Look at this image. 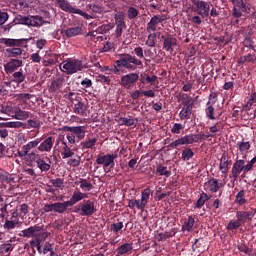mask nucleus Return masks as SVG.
Segmentation results:
<instances>
[{
	"label": "nucleus",
	"mask_w": 256,
	"mask_h": 256,
	"mask_svg": "<svg viewBox=\"0 0 256 256\" xmlns=\"http://www.w3.org/2000/svg\"><path fill=\"white\" fill-rule=\"evenodd\" d=\"M155 39H157V34L152 33L148 35V39L146 40V45L148 47H155Z\"/></svg>",
	"instance_id": "5fc2aeb1"
},
{
	"label": "nucleus",
	"mask_w": 256,
	"mask_h": 256,
	"mask_svg": "<svg viewBox=\"0 0 256 256\" xmlns=\"http://www.w3.org/2000/svg\"><path fill=\"white\" fill-rule=\"evenodd\" d=\"M56 3L59 9H61L65 13H70L71 15H80V17H84V19H91V16H89L87 12H84L79 8H75L67 0H56Z\"/></svg>",
	"instance_id": "0eeeda50"
},
{
	"label": "nucleus",
	"mask_w": 256,
	"mask_h": 256,
	"mask_svg": "<svg viewBox=\"0 0 256 256\" xmlns=\"http://www.w3.org/2000/svg\"><path fill=\"white\" fill-rule=\"evenodd\" d=\"M244 47H247L248 49H255V42L253 41V38H251V36L245 37Z\"/></svg>",
	"instance_id": "864d4df0"
},
{
	"label": "nucleus",
	"mask_w": 256,
	"mask_h": 256,
	"mask_svg": "<svg viewBox=\"0 0 256 256\" xmlns=\"http://www.w3.org/2000/svg\"><path fill=\"white\" fill-rule=\"evenodd\" d=\"M205 113H206L208 119H215V116H214L215 108L212 105L208 106L205 109Z\"/></svg>",
	"instance_id": "e2e57ef3"
},
{
	"label": "nucleus",
	"mask_w": 256,
	"mask_h": 256,
	"mask_svg": "<svg viewBox=\"0 0 256 256\" xmlns=\"http://www.w3.org/2000/svg\"><path fill=\"white\" fill-rule=\"evenodd\" d=\"M236 203H238V205H245V203H247V200L245 199V190H241L237 193Z\"/></svg>",
	"instance_id": "de8ad7c7"
},
{
	"label": "nucleus",
	"mask_w": 256,
	"mask_h": 256,
	"mask_svg": "<svg viewBox=\"0 0 256 256\" xmlns=\"http://www.w3.org/2000/svg\"><path fill=\"white\" fill-rule=\"evenodd\" d=\"M13 23H15V25H26L27 27H43V25L49 23V21L43 20V17L39 15L23 16L21 14H17Z\"/></svg>",
	"instance_id": "f03ea898"
},
{
	"label": "nucleus",
	"mask_w": 256,
	"mask_h": 256,
	"mask_svg": "<svg viewBox=\"0 0 256 256\" xmlns=\"http://www.w3.org/2000/svg\"><path fill=\"white\" fill-rule=\"evenodd\" d=\"M89 9H91L93 13H103V6L99 4H90Z\"/></svg>",
	"instance_id": "0e129e2a"
},
{
	"label": "nucleus",
	"mask_w": 256,
	"mask_h": 256,
	"mask_svg": "<svg viewBox=\"0 0 256 256\" xmlns=\"http://www.w3.org/2000/svg\"><path fill=\"white\" fill-rule=\"evenodd\" d=\"M206 189L210 191V193H217L219 189H223L225 184H223L222 180H217L216 178L210 179L208 182L205 183Z\"/></svg>",
	"instance_id": "dca6fc26"
},
{
	"label": "nucleus",
	"mask_w": 256,
	"mask_h": 256,
	"mask_svg": "<svg viewBox=\"0 0 256 256\" xmlns=\"http://www.w3.org/2000/svg\"><path fill=\"white\" fill-rule=\"evenodd\" d=\"M161 39L164 40L163 49L167 52L173 53L175 47H177V38L171 34H166L165 36L162 35Z\"/></svg>",
	"instance_id": "ddd939ff"
},
{
	"label": "nucleus",
	"mask_w": 256,
	"mask_h": 256,
	"mask_svg": "<svg viewBox=\"0 0 256 256\" xmlns=\"http://www.w3.org/2000/svg\"><path fill=\"white\" fill-rule=\"evenodd\" d=\"M6 47H25L26 43H29V39H13V38H4L3 41Z\"/></svg>",
	"instance_id": "6ab92c4d"
},
{
	"label": "nucleus",
	"mask_w": 256,
	"mask_h": 256,
	"mask_svg": "<svg viewBox=\"0 0 256 256\" xmlns=\"http://www.w3.org/2000/svg\"><path fill=\"white\" fill-rule=\"evenodd\" d=\"M242 225L241 222L238 220H231L228 225H227V229L228 231H233L235 229H239V226Z\"/></svg>",
	"instance_id": "8fccbe9b"
},
{
	"label": "nucleus",
	"mask_w": 256,
	"mask_h": 256,
	"mask_svg": "<svg viewBox=\"0 0 256 256\" xmlns=\"http://www.w3.org/2000/svg\"><path fill=\"white\" fill-rule=\"evenodd\" d=\"M207 201H209V195H207L205 192H202L200 194V198L196 202V208L201 209V207H203Z\"/></svg>",
	"instance_id": "79ce46f5"
},
{
	"label": "nucleus",
	"mask_w": 256,
	"mask_h": 256,
	"mask_svg": "<svg viewBox=\"0 0 256 256\" xmlns=\"http://www.w3.org/2000/svg\"><path fill=\"white\" fill-rule=\"evenodd\" d=\"M237 145L239 147L240 153L244 155L243 159H245V155H247L249 149H251V144H249V142H238Z\"/></svg>",
	"instance_id": "58836bf2"
},
{
	"label": "nucleus",
	"mask_w": 256,
	"mask_h": 256,
	"mask_svg": "<svg viewBox=\"0 0 256 256\" xmlns=\"http://www.w3.org/2000/svg\"><path fill=\"white\" fill-rule=\"evenodd\" d=\"M141 65H143V61L139 60L137 57L127 53L119 54V60L115 62L114 73L119 75L123 67L128 69V71H135L137 67H141Z\"/></svg>",
	"instance_id": "f257e3e1"
},
{
	"label": "nucleus",
	"mask_w": 256,
	"mask_h": 256,
	"mask_svg": "<svg viewBox=\"0 0 256 256\" xmlns=\"http://www.w3.org/2000/svg\"><path fill=\"white\" fill-rule=\"evenodd\" d=\"M60 153L62 155V159H69L75 155V152L71 150V148L67 145V142L62 141L60 146Z\"/></svg>",
	"instance_id": "393cba45"
},
{
	"label": "nucleus",
	"mask_w": 256,
	"mask_h": 256,
	"mask_svg": "<svg viewBox=\"0 0 256 256\" xmlns=\"http://www.w3.org/2000/svg\"><path fill=\"white\" fill-rule=\"evenodd\" d=\"M151 188L147 187L146 189L141 191V199H132L128 201L129 209L139 211H145V207H147V203H149V197H151Z\"/></svg>",
	"instance_id": "39448f33"
},
{
	"label": "nucleus",
	"mask_w": 256,
	"mask_h": 256,
	"mask_svg": "<svg viewBox=\"0 0 256 256\" xmlns=\"http://www.w3.org/2000/svg\"><path fill=\"white\" fill-rule=\"evenodd\" d=\"M37 145H39L38 140L29 142L28 144H26L22 147V151H19L18 155H20V157H26V155L29 154V151H31V149H35V147H37Z\"/></svg>",
	"instance_id": "cd10ccee"
},
{
	"label": "nucleus",
	"mask_w": 256,
	"mask_h": 256,
	"mask_svg": "<svg viewBox=\"0 0 256 256\" xmlns=\"http://www.w3.org/2000/svg\"><path fill=\"white\" fill-rule=\"evenodd\" d=\"M51 149H53V137H48L38 147V150L42 153H51Z\"/></svg>",
	"instance_id": "bb28decb"
},
{
	"label": "nucleus",
	"mask_w": 256,
	"mask_h": 256,
	"mask_svg": "<svg viewBox=\"0 0 256 256\" xmlns=\"http://www.w3.org/2000/svg\"><path fill=\"white\" fill-rule=\"evenodd\" d=\"M253 212L251 211H237L236 212V217L237 219L241 222V224L243 225V223H245V221H248L249 219H253Z\"/></svg>",
	"instance_id": "c756f323"
},
{
	"label": "nucleus",
	"mask_w": 256,
	"mask_h": 256,
	"mask_svg": "<svg viewBox=\"0 0 256 256\" xmlns=\"http://www.w3.org/2000/svg\"><path fill=\"white\" fill-rule=\"evenodd\" d=\"M193 227H195V218H193V216H189L182 225V231L191 233V231H193Z\"/></svg>",
	"instance_id": "2f4dec72"
},
{
	"label": "nucleus",
	"mask_w": 256,
	"mask_h": 256,
	"mask_svg": "<svg viewBox=\"0 0 256 256\" xmlns=\"http://www.w3.org/2000/svg\"><path fill=\"white\" fill-rule=\"evenodd\" d=\"M75 101L74 113H77V115H81L82 117L87 116V106L83 103V98H81V96H75Z\"/></svg>",
	"instance_id": "a211bd4d"
},
{
	"label": "nucleus",
	"mask_w": 256,
	"mask_h": 256,
	"mask_svg": "<svg viewBox=\"0 0 256 256\" xmlns=\"http://www.w3.org/2000/svg\"><path fill=\"white\" fill-rule=\"evenodd\" d=\"M41 231V227L38 225L31 226L27 229H24L21 231L20 237H26V238H31V237H37Z\"/></svg>",
	"instance_id": "412c9836"
},
{
	"label": "nucleus",
	"mask_w": 256,
	"mask_h": 256,
	"mask_svg": "<svg viewBox=\"0 0 256 256\" xmlns=\"http://www.w3.org/2000/svg\"><path fill=\"white\" fill-rule=\"evenodd\" d=\"M97 143V138H88L86 141L81 142V149L85 151L87 149H93V146Z\"/></svg>",
	"instance_id": "f704fd0d"
},
{
	"label": "nucleus",
	"mask_w": 256,
	"mask_h": 256,
	"mask_svg": "<svg viewBox=\"0 0 256 256\" xmlns=\"http://www.w3.org/2000/svg\"><path fill=\"white\" fill-rule=\"evenodd\" d=\"M65 84V76L60 75L54 80L51 81L50 85L48 86L49 93H59V90L62 89L63 85Z\"/></svg>",
	"instance_id": "4468645a"
},
{
	"label": "nucleus",
	"mask_w": 256,
	"mask_h": 256,
	"mask_svg": "<svg viewBox=\"0 0 256 256\" xmlns=\"http://www.w3.org/2000/svg\"><path fill=\"white\" fill-rule=\"evenodd\" d=\"M175 235H177V229L173 228L168 232H161L157 234L155 239L156 241H167V239L175 237Z\"/></svg>",
	"instance_id": "c85d7f7f"
},
{
	"label": "nucleus",
	"mask_w": 256,
	"mask_h": 256,
	"mask_svg": "<svg viewBox=\"0 0 256 256\" xmlns=\"http://www.w3.org/2000/svg\"><path fill=\"white\" fill-rule=\"evenodd\" d=\"M139 81V73H129L121 77L120 85L124 89H131Z\"/></svg>",
	"instance_id": "9d476101"
},
{
	"label": "nucleus",
	"mask_w": 256,
	"mask_h": 256,
	"mask_svg": "<svg viewBox=\"0 0 256 256\" xmlns=\"http://www.w3.org/2000/svg\"><path fill=\"white\" fill-rule=\"evenodd\" d=\"M193 113V108H185L183 107L179 113L180 119H191V115Z\"/></svg>",
	"instance_id": "37998d69"
},
{
	"label": "nucleus",
	"mask_w": 256,
	"mask_h": 256,
	"mask_svg": "<svg viewBox=\"0 0 256 256\" xmlns=\"http://www.w3.org/2000/svg\"><path fill=\"white\" fill-rule=\"evenodd\" d=\"M110 229L113 233H119V231L123 229V222H117V223L111 224Z\"/></svg>",
	"instance_id": "052dcab7"
},
{
	"label": "nucleus",
	"mask_w": 256,
	"mask_h": 256,
	"mask_svg": "<svg viewBox=\"0 0 256 256\" xmlns=\"http://www.w3.org/2000/svg\"><path fill=\"white\" fill-rule=\"evenodd\" d=\"M205 137L206 139H209V137H213V134H191L186 135L182 138H179L173 142L170 143V147L172 149H178L179 145H192V143H197L198 141H201Z\"/></svg>",
	"instance_id": "20e7f679"
},
{
	"label": "nucleus",
	"mask_w": 256,
	"mask_h": 256,
	"mask_svg": "<svg viewBox=\"0 0 256 256\" xmlns=\"http://www.w3.org/2000/svg\"><path fill=\"white\" fill-rule=\"evenodd\" d=\"M117 154H107V155H98L96 159L97 165H103V167H115V159H117Z\"/></svg>",
	"instance_id": "f8f14e48"
},
{
	"label": "nucleus",
	"mask_w": 256,
	"mask_h": 256,
	"mask_svg": "<svg viewBox=\"0 0 256 256\" xmlns=\"http://www.w3.org/2000/svg\"><path fill=\"white\" fill-rule=\"evenodd\" d=\"M33 97V95L29 94V93H20L17 94V99L19 101H22V103H27V101H29V99H31Z\"/></svg>",
	"instance_id": "6e6d98bb"
},
{
	"label": "nucleus",
	"mask_w": 256,
	"mask_h": 256,
	"mask_svg": "<svg viewBox=\"0 0 256 256\" xmlns=\"http://www.w3.org/2000/svg\"><path fill=\"white\" fill-rule=\"evenodd\" d=\"M87 194L83 193L81 191H74L72 194V197L70 200H68V205L70 207H73V205H76V203H79V201H83V199H87Z\"/></svg>",
	"instance_id": "5701e85b"
},
{
	"label": "nucleus",
	"mask_w": 256,
	"mask_h": 256,
	"mask_svg": "<svg viewBox=\"0 0 256 256\" xmlns=\"http://www.w3.org/2000/svg\"><path fill=\"white\" fill-rule=\"evenodd\" d=\"M79 184L82 191H91V189H93V184H91L87 179H81Z\"/></svg>",
	"instance_id": "a18cd8bd"
},
{
	"label": "nucleus",
	"mask_w": 256,
	"mask_h": 256,
	"mask_svg": "<svg viewBox=\"0 0 256 256\" xmlns=\"http://www.w3.org/2000/svg\"><path fill=\"white\" fill-rule=\"evenodd\" d=\"M51 183L56 189H61V187H63V179L61 178L53 179L51 180Z\"/></svg>",
	"instance_id": "338daca9"
},
{
	"label": "nucleus",
	"mask_w": 256,
	"mask_h": 256,
	"mask_svg": "<svg viewBox=\"0 0 256 256\" xmlns=\"http://www.w3.org/2000/svg\"><path fill=\"white\" fill-rule=\"evenodd\" d=\"M19 127H23V123L21 122L0 123V129H5V128L19 129Z\"/></svg>",
	"instance_id": "ea45409f"
},
{
	"label": "nucleus",
	"mask_w": 256,
	"mask_h": 256,
	"mask_svg": "<svg viewBox=\"0 0 256 256\" xmlns=\"http://www.w3.org/2000/svg\"><path fill=\"white\" fill-rule=\"evenodd\" d=\"M79 211L82 217H91V215L97 212L95 202L91 200H84L80 205Z\"/></svg>",
	"instance_id": "9b49d317"
},
{
	"label": "nucleus",
	"mask_w": 256,
	"mask_h": 256,
	"mask_svg": "<svg viewBox=\"0 0 256 256\" xmlns=\"http://www.w3.org/2000/svg\"><path fill=\"white\" fill-rule=\"evenodd\" d=\"M156 173L167 178L171 177V170H167V166L158 165L156 168Z\"/></svg>",
	"instance_id": "a19ab883"
},
{
	"label": "nucleus",
	"mask_w": 256,
	"mask_h": 256,
	"mask_svg": "<svg viewBox=\"0 0 256 256\" xmlns=\"http://www.w3.org/2000/svg\"><path fill=\"white\" fill-rule=\"evenodd\" d=\"M82 31H83V27L81 26L68 28L65 31V36L67 37V39H71V37H77V35H81Z\"/></svg>",
	"instance_id": "7c9ffc66"
},
{
	"label": "nucleus",
	"mask_w": 256,
	"mask_h": 256,
	"mask_svg": "<svg viewBox=\"0 0 256 256\" xmlns=\"http://www.w3.org/2000/svg\"><path fill=\"white\" fill-rule=\"evenodd\" d=\"M67 165H70L71 167H79V165H81V157L75 156L74 158H70Z\"/></svg>",
	"instance_id": "3c124183"
},
{
	"label": "nucleus",
	"mask_w": 256,
	"mask_h": 256,
	"mask_svg": "<svg viewBox=\"0 0 256 256\" xmlns=\"http://www.w3.org/2000/svg\"><path fill=\"white\" fill-rule=\"evenodd\" d=\"M12 77L14 79V83H17L18 85H21V83L25 81V76L23 75L22 71L14 72Z\"/></svg>",
	"instance_id": "49530a36"
},
{
	"label": "nucleus",
	"mask_w": 256,
	"mask_h": 256,
	"mask_svg": "<svg viewBox=\"0 0 256 256\" xmlns=\"http://www.w3.org/2000/svg\"><path fill=\"white\" fill-rule=\"evenodd\" d=\"M196 7L198 9V15L209 17V11L211 10L209 2L201 1Z\"/></svg>",
	"instance_id": "b1692460"
},
{
	"label": "nucleus",
	"mask_w": 256,
	"mask_h": 256,
	"mask_svg": "<svg viewBox=\"0 0 256 256\" xmlns=\"http://www.w3.org/2000/svg\"><path fill=\"white\" fill-rule=\"evenodd\" d=\"M119 125H126V127H131L135 125V120L131 118H120Z\"/></svg>",
	"instance_id": "4d7b16f0"
},
{
	"label": "nucleus",
	"mask_w": 256,
	"mask_h": 256,
	"mask_svg": "<svg viewBox=\"0 0 256 256\" xmlns=\"http://www.w3.org/2000/svg\"><path fill=\"white\" fill-rule=\"evenodd\" d=\"M19 67H23V60L10 59L8 63L4 64V71L7 75H11V73H15Z\"/></svg>",
	"instance_id": "2eb2a0df"
},
{
	"label": "nucleus",
	"mask_w": 256,
	"mask_h": 256,
	"mask_svg": "<svg viewBox=\"0 0 256 256\" xmlns=\"http://www.w3.org/2000/svg\"><path fill=\"white\" fill-rule=\"evenodd\" d=\"M16 108L17 107H13V106H9V105H0L1 113H4L5 115H8L9 117H14Z\"/></svg>",
	"instance_id": "c9c22d12"
},
{
	"label": "nucleus",
	"mask_w": 256,
	"mask_h": 256,
	"mask_svg": "<svg viewBox=\"0 0 256 256\" xmlns=\"http://www.w3.org/2000/svg\"><path fill=\"white\" fill-rule=\"evenodd\" d=\"M69 207H71L69 205V202L65 201V202H55L52 204H45L42 209L44 213H51L52 211H54V213L63 214L65 213V211H67V209H69Z\"/></svg>",
	"instance_id": "1a4fd4ad"
},
{
	"label": "nucleus",
	"mask_w": 256,
	"mask_h": 256,
	"mask_svg": "<svg viewBox=\"0 0 256 256\" xmlns=\"http://www.w3.org/2000/svg\"><path fill=\"white\" fill-rule=\"evenodd\" d=\"M233 6L232 17L234 19H241L243 13H251V6L243 0H229Z\"/></svg>",
	"instance_id": "423d86ee"
},
{
	"label": "nucleus",
	"mask_w": 256,
	"mask_h": 256,
	"mask_svg": "<svg viewBox=\"0 0 256 256\" xmlns=\"http://www.w3.org/2000/svg\"><path fill=\"white\" fill-rule=\"evenodd\" d=\"M6 53H8V57H19L23 55V49L19 47H14V48H7Z\"/></svg>",
	"instance_id": "4c0bfd02"
},
{
	"label": "nucleus",
	"mask_w": 256,
	"mask_h": 256,
	"mask_svg": "<svg viewBox=\"0 0 256 256\" xmlns=\"http://www.w3.org/2000/svg\"><path fill=\"white\" fill-rule=\"evenodd\" d=\"M245 163L246 161L243 159H239L234 162L231 170L232 179H234V181H237V179H239L241 173H243L242 177H245V175L249 173V170L246 169L247 164Z\"/></svg>",
	"instance_id": "6e6552de"
},
{
	"label": "nucleus",
	"mask_w": 256,
	"mask_h": 256,
	"mask_svg": "<svg viewBox=\"0 0 256 256\" xmlns=\"http://www.w3.org/2000/svg\"><path fill=\"white\" fill-rule=\"evenodd\" d=\"M183 107L193 109V105H195V98L189 96L186 101L183 102Z\"/></svg>",
	"instance_id": "bf43d9fd"
},
{
	"label": "nucleus",
	"mask_w": 256,
	"mask_h": 256,
	"mask_svg": "<svg viewBox=\"0 0 256 256\" xmlns=\"http://www.w3.org/2000/svg\"><path fill=\"white\" fill-rule=\"evenodd\" d=\"M18 225H21V221L19 220H5L3 227L6 231H11L12 229H15Z\"/></svg>",
	"instance_id": "e433bc0d"
},
{
	"label": "nucleus",
	"mask_w": 256,
	"mask_h": 256,
	"mask_svg": "<svg viewBox=\"0 0 256 256\" xmlns=\"http://www.w3.org/2000/svg\"><path fill=\"white\" fill-rule=\"evenodd\" d=\"M128 19H136V17L139 15V10H137L135 7H130L127 11Z\"/></svg>",
	"instance_id": "603ef678"
},
{
	"label": "nucleus",
	"mask_w": 256,
	"mask_h": 256,
	"mask_svg": "<svg viewBox=\"0 0 256 256\" xmlns=\"http://www.w3.org/2000/svg\"><path fill=\"white\" fill-rule=\"evenodd\" d=\"M167 18L165 15H154L150 19V23L147 24L146 31L148 33H151V31L155 32L157 31L156 25H159V23H163Z\"/></svg>",
	"instance_id": "f3484780"
},
{
	"label": "nucleus",
	"mask_w": 256,
	"mask_h": 256,
	"mask_svg": "<svg viewBox=\"0 0 256 256\" xmlns=\"http://www.w3.org/2000/svg\"><path fill=\"white\" fill-rule=\"evenodd\" d=\"M46 60H44V66L49 67V65H56L59 63V55L50 51L45 55Z\"/></svg>",
	"instance_id": "a878e982"
},
{
	"label": "nucleus",
	"mask_w": 256,
	"mask_h": 256,
	"mask_svg": "<svg viewBox=\"0 0 256 256\" xmlns=\"http://www.w3.org/2000/svg\"><path fill=\"white\" fill-rule=\"evenodd\" d=\"M75 137L78 139H83L85 137V130L83 129H70Z\"/></svg>",
	"instance_id": "680f3d73"
},
{
	"label": "nucleus",
	"mask_w": 256,
	"mask_h": 256,
	"mask_svg": "<svg viewBox=\"0 0 256 256\" xmlns=\"http://www.w3.org/2000/svg\"><path fill=\"white\" fill-rule=\"evenodd\" d=\"M36 164L38 169L44 173H47L51 169V159L47 156L38 158Z\"/></svg>",
	"instance_id": "aec40b11"
},
{
	"label": "nucleus",
	"mask_w": 256,
	"mask_h": 256,
	"mask_svg": "<svg viewBox=\"0 0 256 256\" xmlns=\"http://www.w3.org/2000/svg\"><path fill=\"white\" fill-rule=\"evenodd\" d=\"M219 170L223 175L229 173V154H227V152H224L221 156Z\"/></svg>",
	"instance_id": "4be33fe9"
},
{
	"label": "nucleus",
	"mask_w": 256,
	"mask_h": 256,
	"mask_svg": "<svg viewBox=\"0 0 256 256\" xmlns=\"http://www.w3.org/2000/svg\"><path fill=\"white\" fill-rule=\"evenodd\" d=\"M193 155H195V153H193V150H191V148H186L182 151L183 161H189V159H192Z\"/></svg>",
	"instance_id": "09e8293b"
},
{
	"label": "nucleus",
	"mask_w": 256,
	"mask_h": 256,
	"mask_svg": "<svg viewBox=\"0 0 256 256\" xmlns=\"http://www.w3.org/2000/svg\"><path fill=\"white\" fill-rule=\"evenodd\" d=\"M11 251V244H2L0 246L1 255H7Z\"/></svg>",
	"instance_id": "69168bd1"
},
{
	"label": "nucleus",
	"mask_w": 256,
	"mask_h": 256,
	"mask_svg": "<svg viewBox=\"0 0 256 256\" xmlns=\"http://www.w3.org/2000/svg\"><path fill=\"white\" fill-rule=\"evenodd\" d=\"M127 27V24H116L115 35L117 39L123 35V29Z\"/></svg>",
	"instance_id": "13d9d810"
},
{
	"label": "nucleus",
	"mask_w": 256,
	"mask_h": 256,
	"mask_svg": "<svg viewBox=\"0 0 256 256\" xmlns=\"http://www.w3.org/2000/svg\"><path fill=\"white\" fill-rule=\"evenodd\" d=\"M28 125L30 127H33L34 129H39V127H41V121H39L38 119H30L28 120Z\"/></svg>",
	"instance_id": "774afa93"
},
{
	"label": "nucleus",
	"mask_w": 256,
	"mask_h": 256,
	"mask_svg": "<svg viewBox=\"0 0 256 256\" xmlns=\"http://www.w3.org/2000/svg\"><path fill=\"white\" fill-rule=\"evenodd\" d=\"M13 117L15 119L23 121V120L27 119L28 117H31V113H29L27 111H23L19 107H16V109L14 111V116Z\"/></svg>",
	"instance_id": "473e14b6"
},
{
	"label": "nucleus",
	"mask_w": 256,
	"mask_h": 256,
	"mask_svg": "<svg viewBox=\"0 0 256 256\" xmlns=\"http://www.w3.org/2000/svg\"><path fill=\"white\" fill-rule=\"evenodd\" d=\"M60 69L66 75H74V73L85 69V65L82 60L68 58L60 64Z\"/></svg>",
	"instance_id": "7ed1b4c3"
},
{
	"label": "nucleus",
	"mask_w": 256,
	"mask_h": 256,
	"mask_svg": "<svg viewBox=\"0 0 256 256\" xmlns=\"http://www.w3.org/2000/svg\"><path fill=\"white\" fill-rule=\"evenodd\" d=\"M116 25H126L125 24V12L119 11L114 15Z\"/></svg>",
	"instance_id": "c03bdc74"
},
{
	"label": "nucleus",
	"mask_w": 256,
	"mask_h": 256,
	"mask_svg": "<svg viewBox=\"0 0 256 256\" xmlns=\"http://www.w3.org/2000/svg\"><path fill=\"white\" fill-rule=\"evenodd\" d=\"M133 251V244L125 243L117 248L118 255H126V253H131Z\"/></svg>",
	"instance_id": "72a5a7b5"
}]
</instances>
